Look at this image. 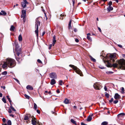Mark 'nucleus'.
<instances>
[{"instance_id": "nucleus-50", "label": "nucleus", "mask_w": 125, "mask_h": 125, "mask_svg": "<svg viewBox=\"0 0 125 125\" xmlns=\"http://www.w3.org/2000/svg\"><path fill=\"white\" fill-rule=\"evenodd\" d=\"M104 89L105 91H106L107 90V88L106 86H105L104 87Z\"/></svg>"}, {"instance_id": "nucleus-17", "label": "nucleus", "mask_w": 125, "mask_h": 125, "mask_svg": "<svg viewBox=\"0 0 125 125\" xmlns=\"http://www.w3.org/2000/svg\"><path fill=\"white\" fill-rule=\"evenodd\" d=\"M71 20L69 23L68 24V29L69 30H70L71 28H72V26H71Z\"/></svg>"}, {"instance_id": "nucleus-13", "label": "nucleus", "mask_w": 125, "mask_h": 125, "mask_svg": "<svg viewBox=\"0 0 125 125\" xmlns=\"http://www.w3.org/2000/svg\"><path fill=\"white\" fill-rule=\"evenodd\" d=\"M56 83V82L54 79H52L51 80L50 83L52 85H53L54 84Z\"/></svg>"}, {"instance_id": "nucleus-58", "label": "nucleus", "mask_w": 125, "mask_h": 125, "mask_svg": "<svg viewBox=\"0 0 125 125\" xmlns=\"http://www.w3.org/2000/svg\"><path fill=\"white\" fill-rule=\"evenodd\" d=\"M98 30L100 31V32H101L102 31H101V29L99 27H98Z\"/></svg>"}, {"instance_id": "nucleus-8", "label": "nucleus", "mask_w": 125, "mask_h": 125, "mask_svg": "<svg viewBox=\"0 0 125 125\" xmlns=\"http://www.w3.org/2000/svg\"><path fill=\"white\" fill-rule=\"evenodd\" d=\"M28 2L26 0H23V2L21 3V5L24 8L26 6V4H28Z\"/></svg>"}, {"instance_id": "nucleus-62", "label": "nucleus", "mask_w": 125, "mask_h": 125, "mask_svg": "<svg viewBox=\"0 0 125 125\" xmlns=\"http://www.w3.org/2000/svg\"><path fill=\"white\" fill-rule=\"evenodd\" d=\"M81 125H86V124H85L83 123H81Z\"/></svg>"}, {"instance_id": "nucleus-15", "label": "nucleus", "mask_w": 125, "mask_h": 125, "mask_svg": "<svg viewBox=\"0 0 125 125\" xmlns=\"http://www.w3.org/2000/svg\"><path fill=\"white\" fill-rule=\"evenodd\" d=\"M113 8L111 6H109L107 8V10L108 11H110L111 10H113Z\"/></svg>"}, {"instance_id": "nucleus-28", "label": "nucleus", "mask_w": 125, "mask_h": 125, "mask_svg": "<svg viewBox=\"0 0 125 125\" xmlns=\"http://www.w3.org/2000/svg\"><path fill=\"white\" fill-rule=\"evenodd\" d=\"M22 14H23L26 15V11L25 10H23L22 11Z\"/></svg>"}, {"instance_id": "nucleus-43", "label": "nucleus", "mask_w": 125, "mask_h": 125, "mask_svg": "<svg viewBox=\"0 0 125 125\" xmlns=\"http://www.w3.org/2000/svg\"><path fill=\"white\" fill-rule=\"evenodd\" d=\"M52 44H50L49 45V50H50L51 49V47L52 46Z\"/></svg>"}, {"instance_id": "nucleus-23", "label": "nucleus", "mask_w": 125, "mask_h": 125, "mask_svg": "<svg viewBox=\"0 0 125 125\" xmlns=\"http://www.w3.org/2000/svg\"><path fill=\"white\" fill-rule=\"evenodd\" d=\"M18 40L19 41H21L22 40V38L21 35V34L18 37Z\"/></svg>"}, {"instance_id": "nucleus-52", "label": "nucleus", "mask_w": 125, "mask_h": 125, "mask_svg": "<svg viewBox=\"0 0 125 125\" xmlns=\"http://www.w3.org/2000/svg\"><path fill=\"white\" fill-rule=\"evenodd\" d=\"M9 115L13 118H14V115L12 114H10Z\"/></svg>"}, {"instance_id": "nucleus-10", "label": "nucleus", "mask_w": 125, "mask_h": 125, "mask_svg": "<svg viewBox=\"0 0 125 125\" xmlns=\"http://www.w3.org/2000/svg\"><path fill=\"white\" fill-rule=\"evenodd\" d=\"M36 119L35 117H33V118H32V120H31V122L32 125H36L37 123L36 121Z\"/></svg>"}, {"instance_id": "nucleus-53", "label": "nucleus", "mask_w": 125, "mask_h": 125, "mask_svg": "<svg viewBox=\"0 0 125 125\" xmlns=\"http://www.w3.org/2000/svg\"><path fill=\"white\" fill-rule=\"evenodd\" d=\"M75 41L77 42H79V40L77 39H76L75 40Z\"/></svg>"}, {"instance_id": "nucleus-34", "label": "nucleus", "mask_w": 125, "mask_h": 125, "mask_svg": "<svg viewBox=\"0 0 125 125\" xmlns=\"http://www.w3.org/2000/svg\"><path fill=\"white\" fill-rule=\"evenodd\" d=\"M7 124L8 125H11V123L10 120H9L7 122Z\"/></svg>"}, {"instance_id": "nucleus-39", "label": "nucleus", "mask_w": 125, "mask_h": 125, "mask_svg": "<svg viewBox=\"0 0 125 125\" xmlns=\"http://www.w3.org/2000/svg\"><path fill=\"white\" fill-rule=\"evenodd\" d=\"M24 96L27 99H29L30 98V97L29 96H28V95H27L26 94H25L24 95Z\"/></svg>"}, {"instance_id": "nucleus-14", "label": "nucleus", "mask_w": 125, "mask_h": 125, "mask_svg": "<svg viewBox=\"0 0 125 125\" xmlns=\"http://www.w3.org/2000/svg\"><path fill=\"white\" fill-rule=\"evenodd\" d=\"M26 88L27 89L32 90H33V88L32 86L30 85H28L27 86Z\"/></svg>"}, {"instance_id": "nucleus-12", "label": "nucleus", "mask_w": 125, "mask_h": 125, "mask_svg": "<svg viewBox=\"0 0 125 125\" xmlns=\"http://www.w3.org/2000/svg\"><path fill=\"white\" fill-rule=\"evenodd\" d=\"M87 39L90 41H91L92 40L91 37H90L91 35V34L90 33H89L87 34Z\"/></svg>"}, {"instance_id": "nucleus-64", "label": "nucleus", "mask_w": 125, "mask_h": 125, "mask_svg": "<svg viewBox=\"0 0 125 125\" xmlns=\"http://www.w3.org/2000/svg\"><path fill=\"white\" fill-rule=\"evenodd\" d=\"M113 73V72L111 71H109V72L108 73Z\"/></svg>"}, {"instance_id": "nucleus-5", "label": "nucleus", "mask_w": 125, "mask_h": 125, "mask_svg": "<svg viewBox=\"0 0 125 125\" xmlns=\"http://www.w3.org/2000/svg\"><path fill=\"white\" fill-rule=\"evenodd\" d=\"M69 66L72 67L73 68L75 71V72L78 74H79L80 76H82V72L81 70L76 66L71 64L69 65Z\"/></svg>"}, {"instance_id": "nucleus-46", "label": "nucleus", "mask_w": 125, "mask_h": 125, "mask_svg": "<svg viewBox=\"0 0 125 125\" xmlns=\"http://www.w3.org/2000/svg\"><path fill=\"white\" fill-rule=\"evenodd\" d=\"M99 68H100L101 69H104V67L102 66L101 65L99 66Z\"/></svg>"}, {"instance_id": "nucleus-2", "label": "nucleus", "mask_w": 125, "mask_h": 125, "mask_svg": "<svg viewBox=\"0 0 125 125\" xmlns=\"http://www.w3.org/2000/svg\"><path fill=\"white\" fill-rule=\"evenodd\" d=\"M117 63L113 64V66L114 67H118L122 70H125V60L123 59H121L117 61Z\"/></svg>"}, {"instance_id": "nucleus-56", "label": "nucleus", "mask_w": 125, "mask_h": 125, "mask_svg": "<svg viewBox=\"0 0 125 125\" xmlns=\"http://www.w3.org/2000/svg\"><path fill=\"white\" fill-rule=\"evenodd\" d=\"M56 92L58 94L59 93H60V91L59 89H57L56 90Z\"/></svg>"}, {"instance_id": "nucleus-31", "label": "nucleus", "mask_w": 125, "mask_h": 125, "mask_svg": "<svg viewBox=\"0 0 125 125\" xmlns=\"http://www.w3.org/2000/svg\"><path fill=\"white\" fill-rule=\"evenodd\" d=\"M2 101L5 103H6V99H5V97L4 96L3 97L2 99Z\"/></svg>"}, {"instance_id": "nucleus-54", "label": "nucleus", "mask_w": 125, "mask_h": 125, "mask_svg": "<svg viewBox=\"0 0 125 125\" xmlns=\"http://www.w3.org/2000/svg\"><path fill=\"white\" fill-rule=\"evenodd\" d=\"M23 18V20L24 22H25L26 21V18L25 17L22 18Z\"/></svg>"}, {"instance_id": "nucleus-29", "label": "nucleus", "mask_w": 125, "mask_h": 125, "mask_svg": "<svg viewBox=\"0 0 125 125\" xmlns=\"http://www.w3.org/2000/svg\"><path fill=\"white\" fill-rule=\"evenodd\" d=\"M108 122H107L104 121L103 122L102 124L101 125H107L108 124Z\"/></svg>"}, {"instance_id": "nucleus-25", "label": "nucleus", "mask_w": 125, "mask_h": 125, "mask_svg": "<svg viewBox=\"0 0 125 125\" xmlns=\"http://www.w3.org/2000/svg\"><path fill=\"white\" fill-rule=\"evenodd\" d=\"M65 16L63 14H61L60 15L61 17L60 18V19L61 20H62L63 19V17Z\"/></svg>"}, {"instance_id": "nucleus-49", "label": "nucleus", "mask_w": 125, "mask_h": 125, "mask_svg": "<svg viewBox=\"0 0 125 125\" xmlns=\"http://www.w3.org/2000/svg\"><path fill=\"white\" fill-rule=\"evenodd\" d=\"M114 99L113 98H112L111 99V100H109V102L110 103L112 102L113 101Z\"/></svg>"}, {"instance_id": "nucleus-18", "label": "nucleus", "mask_w": 125, "mask_h": 125, "mask_svg": "<svg viewBox=\"0 0 125 125\" xmlns=\"http://www.w3.org/2000/svg\"><path fill=\"white\" fill-rule=\"evenodd\" d=\"M64 83L63 82L62 80H60L59 81V84L60 85H62V84H64Z\"/></svg>"}, {"instance_id": "nucleus-45", "label": "nucleus", "mask_w": 125, "mask_h": 125, "mask_svg": "<svg viewBox=\"0 0 125 125\" xmlns=\"http://www.w3.org/2000/svg\"><path fill=\"white\" fill-rule=\"evenodd\" d=\"M14 79L19 84H20L19 81L16 78H14Z\"/></svg>"}, {"instance_id": "nucleus-7", "label": "nucleus", "mask_w": 125, "mask_h": 125, "mask_svg": "<svg viewBox=\"0 0 125 125\" xmlns=\"http://www.w3.org/2000/svg\"><path fill=\"white\" fill-rule=\"evenodd\" d=\"M50 77L54 79H56L57 78V75L55 73H52L49 74Z\"/></svg>"}, {"instance_id": "nucleus-60", "label": "nucleus", "mask_w": 125, "mask_h": 125, "mask_svg": "<svg viewBox=\"0 0 125 125\" xmlns=\"http://www.w3.org/2000/svg\"><path fill=\"white\" fill-rule=\"evenodd\" d=\"M20 54V53L19 52H17V54L18 56H19Z\"/></svg>"}, {"instance_id": "nucleus-47", "label": "nucleus", "mask_w": 125, "mask_h": 125, "mask_svg": "<svg viewBox=\"0 0 125 125\" xmlns=\"http://www.w3.org/2000/svg\"><path fill=\"white\" fill-rule=\"evenodd\" d=\"M73 31L75 32H76L77 31V29L75 28H73Z\"/></svg>"}, {"instance_id": "nucleus-20", "label": "nucleus", "mask_w": 125, "mask_h": 125, "mask_svg": "<svg viewBox=\"0 0 125 125\" xmlns=\"http://www.w3.org/2000/svg\"><path fill=\"white\" fill-rule=\"evenodd\" d=\"M125 115V114L124 113H121L118 114L117 115V116L118 117H122L123 116H124Z\"/></svg>"}, {"instance_id": "nucleus-48", "label": "nucleus", "mask_w": 125, "mask_h": 125, "mask_svg": "<svg viewBox=\"0 0 125 125\" xmlns=\"http://www.w3.org/2000/svg\"><path fill=\"white\" fill-rule=\"evenodd\" d=\"M118 102V101L117 100H115L114 101V103L115 104L117 103Z\"/></svg>"}, {"instance_id": "nucleus-55", "label": "nucleus", "mask_w": 125, "mask_h": 125, "mask_svg": "<svg viewBox=\"0 0 125 125\" xmlns=\"http://www.w3.org/2000/svg\"><path fill=\"white\" fill-rule=\"evenodd\" d=\"M118 46H119L120 48H122V45H121L118 44Z\"/></svg>"}, {"instance_id": "nucleus-44", "label": "nucleus", "mask_w": 125, "mask_h": 125, "mask_svg": "<svg viewBox=\"0 0 125 125\" xmlns=\"http://www.w3.org/2000/svg\"><path fill=\"white\" fill-rule=\"evenodd\" d=\"M37 61L39 63H42V62L39 59H38Z\"/></svg>"}, {"instance_id": "nucleus-42", "label": "nucleus", "mask_w": 125, "mask_h": 125, "mask_svg": "<svg viewBox=\"0 0 125 125\" xmlns=\"http://www.w3.org/2000/svg\"><path fill=\"white\" fill-rule=\"evenodd\" d=\"M26 16V15H24V14H22L21 15V18H22L23 17H25Z\"/></svg>"}, {"instance_id": "nucleus-32", "label": "nucleus", "mask_w": 125, "mask_h": 125, "mask_svg": "<svg viewBox=\"0 0 125 125\" xmlns=\"http://www.w3.org/2000/svg\"><path fill=\"white\" fill-rule=\"evenodd\" d=\"M90 59L92 61L94 62H95L96 61V60L95 59H94V58H93V57H92L91 56H90Z\"/></svg>"}, {"instance_id": "nucleus-41", "label": "nucleus", "mask_w": 125, "mask_h": 125, "mask_svg": "<svg viewBox=\"0 0 125 125\" xmlns=\"http://www.w3.org/2000/svg\"><path fill=\"white\" fill-rule=\"evenodd\" d=\"M8 112L9 113H11L12 112L11 109L10 108L8 110Z\"/></svg>"}, {"instance_id": "nucleus-11", "label": "nucleus", "mask_w": 125, "mask_h": 125, "mask_svg": "<svg viewBox=\"0 0 125 125\" xmlns=\"http://www.w3.org/2000/svg\"><path fill=\"white\" fill-rule=\"evenodd\" d=\"M56 41V40L55 36V35H54L53 36V38L52 39V45L54 46V44H55Z\"/></svg>"}, {"instance_id": "nucleus-24", "label": "nucleus", "mask_w": 125, "mask_h": 125, "mask_svg": "<svg viewBox=\"0 0 125 125\" xmlns=\"http://www.w3.org/2000/svg\"><path fill=\"white\" fill-rule=\"evenodd\" d=\"M71 121L73 124H74L75 125H77L76 121H74L73 119H71Z\"/></svg>"}, {"instance_id": "nucleus-9", "label": "nucleus", "mask_w": 125, "mask_h": 125, "mask_svg": "<svg viewBox=\"0 0 125 125\" xmlns=\"http://www.w3.org/2000/svg\"><path fill=\"white\" fill-rule=\"evenodd\" d=\"M114 97L115 99H120L121 96L118 93H116L115 94Z\"/></svg>"}, {"instance_id": "nucleus-30", "label": "nucleus", "mask_w": 125, "mask_h": 125, "mask_svg": "<svg viewBox=\"0 0 125 125\" xmlns=\"http://www.w3.org/2000/svg\"><path fill=\"white\" fill-rule=\"evenodd\" d=\"M105 95L107 98L109 97V94L107 92H105Z\"/></svg>"}, {"instance_id": "nucleus-35", "label": "nucleus", "mask_w": 125, "mask_h": 125, "mask_svg": "<svg viewBox=\"0 0 125 125\" xmlns=\"http://www.w3.org/2000/svg\"><path fill=\"white\" fill-rule=\"evenodd\" d=\"M28 119L29 117L27 115L25 116L24 117V120H28Z\"/></svg>"}, {"instance_id": "nucleus-37", "label": "nucleus", "mask_w": 125, "mask_h": 125, "mask_svg": "<svg viewBox=\"0 0 125 125\" xmlns=\"http://www.w3.org/2000/svg\"><path fill=\"white\" fill-rule=\"evenodd\" d=\"M7 74V72L6 71H4L2 73L3 75H6Z\"/></svg>"}, {"instance_id": "nucleus-59", "label": "nucleus", "mask_w": 125, "mask_h": 125, "mask_svg": "<svg viewBox=\"0 0 125 125\" xmlns=\"http://www.w3.org/2000/svg\"><path fill=\"white\" fill-rule=\"evenodd\" d=\"M43 8V7H41V8L42 9V10L44 13L45 11V10L43 9H42Z\"/></svg>"}, {"instance_id": "nucleus-57", "label": "nucleus", "mask_w": 125, "mask_h": 125, "mask_svg": "<svg viewBox=\"0 0 125 125\" xmlns=\"http://www.w3.org/2000/svg\"><path fill=\"white\" fill-rule=\"evenodd\" d=\"M37 112L39 114L40 113V111L38 110H37Z\"/></svg>"}, {"instance_id": "nucleus-3", "label": "nucleus", "mask_w": 125, "mask_h": 125, "mask_svg": "<svg viewBox=\"0 0 125 125\" xmlns=\"http://www.w3.org/2000/svg\"><path fill=\"white\" fill-rule=\"evenodd\" d=\"M116 54L115 53L113 54H110L109 55V57L110 58V61H107V62L108 64L107 66L110 67L111 65L110 62L113 63L115 61V60L114 59H116Z\"/></svg>"}, {"instance_id": "nucleus-26", "label": "nucleus", "mask_w": 125, "mask_h": 125, "mask_svg": "<svg viewBox=\"0 0 125 125\" xmlns=\"http://www.w3.org/2000/svg\"><path fill=\"white\" fill-rule=\"evenodd\" d=\"M37 106L36 104L35 103H34V107L33 108L35 110H37Z\"/></svg>"}, {"instance_id": "nucleus-36", "label": "nucleus", "mask_w": 125, "mask_h": 125, "mask_svg": "<svg viewBox=\"0 0 125 125\" xmlns=\"http://www.w3.org/2000/svg\"><path fill=\"white\" fill-rule=\"evenodd\" d=\"M6 97L7 99H8L9 102L10 103H11V100H10V98L9 97V96H7Z\"/></svg>"}, {"instance_id": "nucleus-27", "label": "nucleus", "mask_w": 125, "mask_h": 125, "mask_svg": "<svg viewBox=\"0 0 125 125\" xmlns=\"http://www.w3.org/2000/svg\"><path fill=\"white\" fill-rule=\"evenodd\" d=\"M22 14H23L26 15V11L25 10H23L22 11Z\"/></svg>"}, {"instance_id": "nucleus-61", "label": "nucleus", "mask_w": 125, "mask_h": 125, "mask_svg": "<svg viewBox=\"0 0 125 125\" xmlns=\"http://www.w3.org/2000/svg\"><path fill=\"white\" fill-rule=\"evenodd\" d=\"M2 94L1 93H0V97H2Z\"/></svg>"}, {"instance_id": "nucleus-16", "label": "nucleus", "mask_w": 125, "mask_h": 125, "mask_svg": "<svg viewBox=\"0 0 125 125\" xmlns=\"http://www.w3.org/2000/svg\"><path fill=\"white\" fill-rule=\"evenodd\" d=\"M15 29V27L13 25L11 26V27L10 29V30L11 31H14Z\"/></svg>"}, {"instance_id": "nucleus-33", "label": "nucleus", "mask_w": 125, "mask_h": 125, "mask_svg": "<svg viewBox=\"0 0 125 125\" xmlns=\"http://www.w3.org/2000/svg\"><path fill=\"white\" fill-rule=\"evenodd\" d=\"M124 87L121 88V93L122 94H123L124 93Z\"/></svg>"}, {"instance_id": "nucleus-38", "label": "nucleus", "mask_w": 125, "mask_h": 125, "mask_svg": "<svg viewBox=\"0 0 125 125\" xmlns=\"http://www.w3.org/2000/svg\"><path fill=\"white\" fill-rule=\"evenodd\" d=\"M10 108L13 111H16V110L14 108V107H13L12 106H10Z\"/></svg>"}, {"instance_id": "nucleus-6", "label": "nucleus", "mask_w": 125, "mask_h": 125, "mask_svg": "<svg viewBox=\"0 0 125 125\" xmlns=\"http://www.w3.org/2000/svg\"><path fill=\"white\" fill-rule=\"evenodd\" d=\"M94 88L96 90H100L102 87L101 84L100 83L96 82L93 85Z\"/></svg>"}, {"instance_id": "nucleus-21", "label": "nucleus", "mask_w": 125, "mask_h": 125, "mask_svg": "<svg viewBox=\"0 0 125 125\" xmlns=\"http://www.w3.org/2000/svg\"><path fill=\"white\" fill-rule=\"evenodd\" d=\"M92 119V117L91 116L89 115V116L87 118V121L89 122L91 121Z\"/></svg>"}, {"instance_id": "nucleus-51", "label": "nucleus", "mask_w": 125, "mask_h": 125, "mask_svg": "<svg viewBox=\"0 0 125 125\" xmlns=\"http://www.w3.org/2000/svg\"><path fill=\"white\" fill-rule=\"evenodd\" d=\"M2 120L3 122L4 123H5L6 121V119L5 118H3L2 119Z\"/></svg>"}, {"instance_id": "nucleus-40", "label": "nucleus", "mask_w": 125, "mask_h": 125, "mask_svg": "<svg viewBox=\"0 0 125 125\" xmlns=\"http://www.w3.org/2000/svg\"><path fill=\"white\" fill-rule=\"evenodd\" d=\"M112 2L111 1H110L108 3V4L109 5V6H110L112 5Z\"/></svg>"}, {"instance_id": "nucleus-4", "label": "nucleus", "mask_w": 125, "mask_h": 125, "mask_svg": "<svg viewBox=\"0 0 125 125\" xmlns=\"http://www.w3.org/2000/svg\"><path fill=\"white\" fill-rule=\"evenodd\" d=\"M40 25V23L38 18L36 20L35 28L36 30L35 31V32L37 36H38V26Z\"/></svg>"}, {"instance_id": "nucleus-63", "label": "nucleus", "mask_w": 125, "mask_h": 125, "mask_svg": "<svg viewBox=\"0 0 125 125\" xmlns=\"http://www.w3.org/2000/svg\"><path fill=\"white\" fill-rule=\"evenodd\" d=\"M45 32L44 31L43 32L42 34V36H43L45 34Z\"/></svg>"}, {"instance_id": "nucleus-1", "label": "nucleus", "mask_w": 125, "mask_h": 125, "mask_svg": "<svg viewBox=\"0 0 125 125\" xmlns=\"http://www.w3.org/2000/svg\"><path fill=\"white\" fill-rule=\"evenodd\" d=\"M16 65V62L15 60L12 59L8 58L6 59V61L4 62L2 65V67L4 69H6L7 68V66L12 68Z\"/></svg>"}, {"instance_id": "nucleus-22", "label": "nucleus", "mask_w": 125, "mask_h": 125, "mask_svg": "<svg viewBox=\"0 0 125 125\" xmlns=\"http://www.w3.org/2000/svg\"><path fill=\"white\" fill-rule=\"evenodd\" d=\"M1 15H3V16H5L7 14V13L5 12V11H3V10H1Z\"/></svg>"}, {"instance_id": "nucleus-19", "label": "nucleus", "mask_w": 125, "mask_h": 125, "mask_svg": "<svg viewBox=\"0 0 125 125\" xmlns=\"http://www.w3.org/2000/svg\"><path fill=\"white\" fill-rule=\"evenodd\" d=\"M65 104H67L69 103V100L67 98H66L63 102Z\"/></svg>"}]
</instances>
